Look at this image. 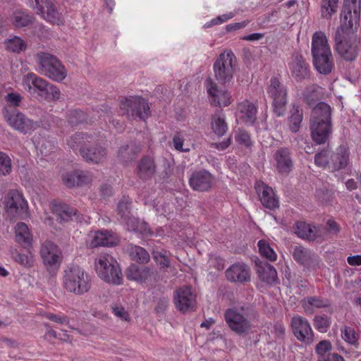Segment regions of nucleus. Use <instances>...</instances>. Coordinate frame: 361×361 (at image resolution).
I'll return each instance as SVG.
<instances>
[{"instance_id":"1","label":"nucleus","mask_w":361,"mask_h":361,"mask_svg":"<svg viewBox=\"0 0 361 361\" xmlns=\"http://www.w3.org/2000/svg\"><path fill=\"white\" fill-rule=\"evenodd\" d=\"M311 136L318 145L324 144L332 132L331 107L324 102L316 105L312 112L310 121Z\"/></svg>"},{"instance_id":"2","label":"nucleus","mask_w":361,"mask_h":361,"mask_svg":"<svg viewBox=\"0 0 361 361\" xmlns=\"http://www.w3.org/2000/svg\"><path fill=\"white\" fill-rule=\"evenodd\" d=\"M311 51L315 68L322 74L328 75L334 67L332 53L326 35L318 31L313 34Z\"/></svg>"},{"instance_id":"3","label":"nucleus","mask_w":361,"mask_h":361,"mask_svg":"<svg viewBox=\"0 0 361 361\" xmlns=\"http://www.w3.org/2000/svg\"><path fill=\"white\" fill-rule=\"evenodd\" d=\"M62 285L67 293L81 296L91 290L92 280L83 268L78 265H70L63 270Z\"/></svg>"},{"instance_id":"4","label":"nucleus","mask_w":361,"mask_h":361,"mask_svg":"<svg viewBox=\"0 0 361 361\" xmlns=\"http://www.w3.org/2000/svg\"><path fill=\"white\" fill-rule=\"evenodd\" d=\"M22 86L29 94L39 101L57 100L60 97L59 88L34 73L23 75Z\"/></svg>"},{"instance_id":"5","label":"nucleus","mask_w":361,"mask_h":361,"mask_svg":"<svg viewBox=\"0 0 361 361\" xmlns=\"http://www.w3.org/2000/svg\"><path fill=\"white\" fill-rule=\"evenodd\" d=\"M224 316L228 327L238 335L245 336L255 328L256 313L247 307L229 308Z\"/></svg>"},{"instance_id":"6","label":"nucleus","mask_w":361,"mask_h":361,"mask_svg":"<svg viewBox=\"0 0 361 361\" xmlns=\"http://www.w3.org/2000/svg\"><path fill=\"white\" fill-rule=\"evenodd\" d=\"M95 271L104 282L119 286L123 283V275L116 259L109 254H101L94 262Z\"/></svg>"},{"instance_id":"7","label":"nucleus","mask_w":361,"mask_h":361,"mask_svg":"<svg viewBox=\"0 0 361 361\" xmlns=\"http://www.w3.org/2000/svg\"><path fill=\"white\" fill-rule=\"evenodd\" d=\"M37 60L40 73L49 79L61 82L66 78V68L55 56L41 51L37 54Z\"/></svg>"},{"instance_id":"8","label":"nucleus","mask_w":361,"mask_h":361,"mask_svg":"<svg viewBox=\"0 0 361 361\" xmlns=\"http://www.w3.org/2000/svg\"><path fill=\"white\" fill-rule=\"evenodd\" d=\"M236 58L231 51L221 53L213 66L216 79L223 85L230 83L235 73Z\"/></svg>"},{"instance_id":"9","label":"nucleus","mask_w":361,"mask_h":361,"mask_svg":"<svg viewBox=\"0 0 361 361\" xmlns=\"http://www.w3.org/2000/svg\"><path fill=\"white\" fill-rule=\"evenodd\" d=\"M120 108L128 118L145 120L149 114L147 102L140 97H130L121 100Z\"/></svg>"},{"instance_id":"10","label":"nucleus","mask_w":361,"mask_h":361,"mask_svg":"<svg viewBox=\"0 0 361 361\" xmlns=\"http://www.w3.org/2000/svg\"><path fill=\"white\" fill-rule=\"evenodd\" d=\"M267 94L273 99L274 112L277 116H282L286 112L287 104V90L276 78H271L267 88Z\"/></svg>"},{"instance_id":"11","label":"nucleus","mask_w":361,"mask_h":361,"mask_svg":"<svg viewBox=\"0 0 361 361\" xmlns=\"http://www.w3.org/2000/svg\"><path fill=\"white\" fill-rule=\"evenodd\" d=\"M4 203L8 214L22 219L27 216V202L19 190H10L4 197Z\"/></svg>"},{"instance_id":"12","label":"nucleus","mask_w":361,"mask_h":361,"mask_svg":"<svg viewBox=\"0 0 361 361\" xmlns=\"http://www.w3.org/2000/svg\"><path fill=\"white\" fill-rule=\"evenodd\" d=\"M204 86L210 104L213 106H228L232 102L230 93L222 89L210 78L206 79Z\"/></svg>"},{"instance_id":"13","label":"nucleus","mask_w":361,"mask_h":361,"mask_svg":"<svg viewBox=\"0 0 361 361\" xmlns=\"http://www.w3.org/2000/svg\"><path fill=\"white\" fill-rule=\"evenodd\" d=\"M29 6L50 23L60 25L63 23L61 14L49 0H29Z\"/></svg>"},{"instance_id":"14","label":"nucleus","mask_w":361,"mask_h":361,"mask_svg":"<svg viewBox=\"0 0 361 361\" xmlns=\"http://www.w3.org/2000/svg\"><path fill=\"white\" fill-rule=\"evenodd\" d=\"M8 125L23 134H30L37 130L39 124L20 111H13L6 115Z\"/></svg>"},{"instance_id":"15","label":"nucleus","mask_w":361,"mask_h":361,"mask_svg":"<svg viewBox=\"0 0 361 361\" xmlns=\"http://www.w3.org/2000/svg\"><path fill=\"white\" fill-rule=\"evenodd\" d=\"M290 326L293 335L305 345H311L314 342V332L309 322L301 316L293 317Z\"/></svg>"},{"instance_id":"16","label":"nucleus","mask_w":361,"mask_h":361,"mask_svg":"<svg viewBox=\"0 0 361 361\" xmlns=\"http://www.w3.org/2000/svg\"><path fill=\"white\" fill-rule=\"evenodd\" d=\"M173 300L176 308L183 313L195 310L196 306V295L189 286L180 287L174 292Z\"/></svg>"},{"instance_id":"17","label":"nucleus","mask_w":361,"mask_h":361,"mask_svg":"<svg viewBox=\"0 0 361 361\" xmlns=\"http://www.w3.org/2000/svg\"><path fill=\"white\" fill-rule=\"evenodd\" d=\"M40 256L43 263L48 268H58L61 262V252L54 243L47 240L40 248Z\"/></svg>"},{"instance_id":"18","label":"nucleus","mask_w":361,"mask_h":361,"mask_svg":"<svg viewBox=\"0 0 361 361\" xmlns=\"http://www.w3.org/2000/svg\"><path fill=\"white\" fill-rule=\"evenodd\" d=\"M337 30L335 35L336 50L343 59L346 61L354 60L357 55V47L355 41L347 39Z\"/></svg>"},{"instance_id":"19","label":"nucleus","mask_w":361,"mask_h":361,"mask_svg":"<svg viewBox=\"0 0 361 361\" xmlns=\"http://www.w3.org/2000/svg\"><path fill=\"white\" fill-rule=\"evenodd\" d=\"M257 114V102L244 99L238 104L236 116L245 124L252 126L256 120Z\"/></svg>"},{"instance_id":"20","label":"nucleus","mask_w":361,"mask_h":361,"mask_svg":"<svg viewBox=\"0 0 361 361\" xmlns=\"http://www.w3.org/2000/svg\"><path fill=\"white\" fill-rule=\"evenodd\" d=\"M87 245L90 247L98 246H114L118 243L117 236L107 231L90 232L88 235Z\"/></svg>"},{"instance_id":"21","label":"nucleus","mask_w":361,"mask_h":361,"mask_svg":"<svg viewBox=\"0 0 361 361\" xmlns=\"http://www.w3.org/2000/svg\"><path fill=\"white\" fill-rule=\"evenodd\" d=\"M213 183L212 175L205 170L193 172L189 178V185L195 191H207L212 188Z\"/></svg>"},{"instance_id":"22","label":"nucleus","mask_w":361,"mask_h":361,"mask_svg":"<svg viewBox=\"0 0 361 361\" xmlns=\"http://www.w3.org/2000/svg\"><path fill=\"white\" fill-rule=\"evenodd\" d=\"M225 275L231 282L244 283L250 280V269L245 263L237 262L226 269Z\"/></svg>"},{"instance_id":"23","label":"nucleus","mask_w":361,"mask_h":361,"mask_svg":"<svg viewBox=\"0 0 361 361\" xmlns=\"http://www.w3.org/2000/svg\"><path fill=\"white\" fill-rule=\"evenodd\" d=\"M255 189L259 195L262 204L267 208L274 209L279 206V200L271 188L261 181L255 184Z\"/></svg>"},{"instance_id":"24","label":"nucleus","mask_w":361,"mask_h":361,"mask_svg":"<svg viewBox=\"0 0 361 361\" xmlns=\"http://www.w3.org/2000/svg\"><path fill=\"white\" fill-rule=\"evenodd\" d=\"M289 68L292 77L297 81L305 80L310 76L309 66L301 55L293 56Z\"/></svg>"},{"instance_id":"25","label":"nucleus","mask_w":361,"mask_h":361,"mask_svg":"<svg viewBox=\"0 0 361 361\" xmlns=\"http://www.w3.org/2000/svg\"><path fill=\"white\" fill-rule=\"evenodd\" d=\"M106 154V149L99 145L80 149V155L88 163L95 164L102 163L105 160Z\"/></svg>"},{"instance_id":"26","label":"nucleus","mask_w":361,"mask_h":361,"mask_svg":"<svg viewBox=\"0 0 361 361\" xmlns=\"http://www.w3.org/2000/svg\"><path fill=\"white\" fill-rule=\"evenodd\" d=\"M276 168L280 173H288L293 168V161L290 150L288 148H280L274 154Z\"/></svg>"},{"instance_id":"27","label":"nucleus","mask_w":361,"mask_h":361,"mask_svg":"<svg viewBox=\"0 0 361 361\" xmlns=\"http://www.w3.org/2000/svg\"><path fill=\"white\" fill-rule=\"evenodd\" d=\"M15 240L25 248H30L32 244V233L28 226L23 222H18L14 227Z\"/></svg>"},{"instance_id":"28","label":"nucleus","mask_w":361,"mask_h":361,"mask_svg":"<svg viewBox=\"0 0 361 361\" xmlns=\"http://www.w3.org/2000/svg\"><path fill=\"white\" fill-rule=\"evenodd\" d=\"M256 271L259 279L266 283L273 284L278 279L276 270L267 262L256 263Z\"/></svg>"},{"instance_id":"29","label":"nucleus","mask_w":361,"mask_h":361,"mask_svg":"<svg viewBox=\"0 0 361 361\" xmlns=\"http://www.w3.org/2000/svg\"><path fill=\"white\" fill-rule=\"evenodd\" d=\"M50 209L51 212L56 215L57 219L60 221H68L73 219V217L76 216V211L71 208L69 206L53 201L50 203Z\"/></svg>"},{"instance_id":"30","label":"nucleus","mask_w":361,"mask_h":361,"mask_svg":"<svg viewBox=\"0 0 361 361\" xmlns=\"http://www.w3.org/2000/svg\"><path fill=\"white\" fill-rule=\"evenodd\" d=\"M293 256L297 262L307 269L311 268L316 261L314 253L301 245L294 247Z\"/></svg>"},{"instance_id":"31","label":"nucleus","mask_w":361,"mask_h":361,"mask_svg":"<svg viewBox=\"0 0 361 361\" xmlns=\"http://www.w3.org/2000/svg\"><path fill=\"white\" fill-rule=\"evenodd\" d=\"M156 171L154 159L151 157H144L137 164V174L141 179L147 180L152 178Z\"/></svg>"},{"instance_id":"32","label":"nucleus","mask_w":361,"mask_h":361,"mask_svg":"<svg viewBox=\"0 0 361 361\" xmlns=\"http://www.w3.org/2000/svg\"><path fill=\"white\" fill-rule=\"evenodd\" d=\"M126 274L128 279L140 283L145 282L152 275L150 269L147 267L140 268L135 264L129 266L126 269Z\"/></svg>"},{"instance_id":"33","label":"nucleus","mask_w":361,"mask_h":361,"mask_svg":"<svg viewBox=\"0 0 361 361\" xmlns=\"http://www.w3.org/2000/svg\"><path fill=\"white\" fill-rule=\"evenodd\" d=\"M350 13H345L343 15V8L342 9L341 13V27L337 30L340 31V33H345L348 31H352L357 30L359 26L360 23V10H358V16L356 20V23H354V9H349Z\"/></svg>"},{"instance_id":"34","label":"nucleus","mask_w":361,"mask_h":361,"mask_svg":"<svg viewBox=\"0 0 361 361\" xmlns=\"http://www.w3.org/2000/svg\"><path fill=\"white\" fill-rule=\"evenodd\" d=\"M211 128L213 133L218 137L224 136L228 128L226 122L225 114L221 111H216L211 118Z\"/></svg>"},{"instance_id":"35","label":"nucleus","mask_w":361,"mask_h":361,"mask_svg":"<svg viewBox=\"0 0 361 361\" xmlns=\"http://www.w3.org/2000/svg\"><path fill=\"white\" fill-rule=\"evenodd\" d=\"M94 141L93 137L86 133H77L72 136L67 141L68 145L73 150H79L85 147L87 144L92 143Z\"/></svg>"},{"instance_id":"36","label":"nucleus","mask_w":361,"mask_h":361,"mask_svg":"<svg viewBox=\"0 0 361 361\" xmlns=\"http://www.w3.org/2000/svg\"><path fill=\"white\" fill-rule=\"evenodd\" d=\"M295 232L301 238L314 240L319 237L317 228L304 221L295 224Z\"/></svg>"},{"instance_id":"37","label":"nucleus","mask_w":361,"mask_h":361,"mask_svg":"<svg viewBox=\"0 0 361 361\" xmlns=\"http://www.w3.org/2000/svg\"><path fill=\"white\" fill-rule=\"evenodd\" d=\"M172 143L176 150L183 152H190L192 145L189 135L185 131L176 132L173 137Z\"/></svg>"},{"instance_id":"38","label":"nucleus","mask_w":361,"mask_h":361,"mask_svg":"<svg viewBox=\"0 0 361 361\" xmlns=\"http://www.w3.org/2000/svg\"><path fill=\"white\" fill-rule=\"evenodd\" d=\"M349 152L346 147H339L336 152L331 156L333 171H338L345 168L348 165Z\"/></svg>"},{"instance_id":"39","label":"nucleus","mask_w":361,"mask_h":361,"mask_svg":"<svg viewBox=\"0 0 361 361\" xmlns=\"http://www.w3.org/2000/svg\"><path fill=\"white\" fill-rule=\"evenodd\" d=\"M329 305L327 300L319 297H308L302 300V306L307 314H313L317 308L328 307Z\"/></svg>"},{"instance_id":"40","label":"nucleus","mask_w":361,"mask_h":361,"mask_svg":"<svg viewBox=\"0 0 361 361\" xmlns=\"http://www.w3.org/2000/svg\"><path fill=\"white\" fill-rule=\"evenodd\" d=\"M123 220L125 221L128 230L129 231L140 233L142 235H147L148 233L150 235H154L148 228L147 225L145 222L140 221L137 218L129 215L128 217H126V219H123Z\"/></svg>"},{"instance_id":"41","label":"nucleus","mask_w":361,"mask_h":361,"mask_svg":"<svg viewBox=\"0 0 361 361\" xmlns=\"http://www.w3.org/2000/svg\"><path fill=\"white\" fill-rule=\"evenodd\" d=\"M6 49L11 53L19 54L25 51L27 43L20 37L14 36L4 42Z\"/></svg>"},{"instance_id":"42","label":"nucleus","mask_w":361,"mask_h":361,"mask_svg":"<svg viewBox=\"0 0 361 361\" xmlns=\"http://www.w3.org/2000/svg\"><path fill=\"white\" fill-rule=\"evenodd\" d=\"M129 255L133 260L145 264L149 260V253L143 248L137 245H132L129 250Z\"/></svg>"},{"instance_id":"43","label":"nucleus","mask_w":361,"mask_h":361,"mask_svg":"<svg viewBox=\"0 0 361 361\" xmlns=\"http://www.w3.org/2000/svg\"><path fill=\"white\" fill-rule=\"evenodd\" d=\"M338 0H322L321 15L323 18L330 19L336 13Z\"/></svg>"},{"instance_id":"44","label":"nucleus","mask_w":361,"mask_h":361,"mask_svg":"<svg viewBox=\"0 0 361 361\" xmlns=\"http://www.w3.org/2000/svg\"><path fill=\"white\" fill-rule=\"evenodd\" d=\"M302 120V114L298 107L293 106L290 111V116L289 117V128L293 133H296L299 130L300 123Z\"/></svg>"},{"instance_id":"45","label":"nucleus","mask_w":361,"mask_h":361,"mask_svg":"<svg viewBox=\"0 0 361 361\" xmlns=\"http://www.w3.org/2000/svg\"><path fill=\"white\" fill-rule=\"evenodd\" d=\"M332 345L329 341L323 340L319 341L315 346V353L317 361L331 353Z\"/></svg>"},{"instance_id":"46","label":"nucleus","mask_w":361,"mask_h":361,"mask_svg":"<svg viewBox=\"0 0 361 361\" xmlns=\"http://www.w3.org/2000/svg\"><path fill=\"white\" fill-rule=\"evenodd\" d=\"M257 245L261 255L272 262L276 260L277 255L266 240H261L258 242Z\"/></svg>"},{"instance_id":"47","label":"nucleus","mask_w":361,"mask_h":361,"mask_svg":"<svg viewBox=\"0 0 361 361\" xmlns=\"http://www.w3.org/2000/svg\"><path fill=\"white\" fill-rule=\"evenodd\" d=\"M86 113L80 110L71 111L68 115V121L71 125H78L82 123H88Z\"/></svg>"},{"instance_id":"48","label":"nucleus","mask_w":361,"mask_h":361,"mask_svg":"<svg viewBox=\"0 0 361 361\" xmlns=\"http://www.w3.org/2000/svg\"><path fill=\"white\" fill-rule=\"evenodd\" d=\"M13 259L25 267H31L34 265L35 257L30 252L22 254L18 252L13 253Z\"/></svg>"},{"instance_id":"49","label":"nucleus","mask_w":361,"mask_h":361,"mask_svg":"<svg viewBox=\"0 0 361 361\" xmlns=\"http://www.w3.org/2000/svg\"><path fill=\"white\" fill-rule=\"evenodd\" d=\"M12 170L11 160L4 152H0V176L10 174Z\"/></svg>"},{"instance_id":"50","label":"nucleus","mask_w":361,"mask_h":361,"mask_svg":"<svg viewBox=\"0 0 361 361\" xmlns=\"http://www.w3.org/2000/svg\"><path fill=\"white\" fill-rule=\"evenodd\" d=\"M343 15L345 13H350L349 9H354V23H356L357 19L358 10H360V0H344L343 4Z\"/></svg>"},{"instance_id":"51","label":"nucleus","mask_w":361,"mask_h":361,"mask_svg":"<svg viewBox=\"0 0 361 361\" xmlns=\"http://www.w3.org/2000/svg\"><path fill=\"white\" fill-rule=\"evenodd\" d=\"M313 322L315 329L322 333H325L328 331L331 323L328 317L320 315L315 316Z\"/></svg>"},{"instance_id":"52","label":"nucleus","mask_w":361,"mask_h":361,"mask_svg":"<svg viewBox=\"0 0 361 361\" xmlns=\"http://www.w3.org/2000/svg\"><path fill=\"white\" fill-rule=\"evenodd\" d=\"M341 336L345 342L351 345L357 343L358 336L353 328L345 326L341 329Z\"/></svg>"},{"instance_id":"53","label":"nucleus","mask_w":361,"mask_h":361,"mask_svg":"<svg viewBox=\"0 0 361 361\" xmlns=\"http://www.w3.org/2000/svg\"><path fill=\"white\" fill-rule=\"evenodd\" d=\"M32 17L23 12H17L14 14L13 24L16 27H21L27 26L32 23Z\"/></svg>"},{"instance_id":"54","label":"nucleus","mask_w":361,"mask_h":361,"mask_svg":"<svg viewBox=\"0 0 361 361\" xmlns=\"http://www.w3.org/2000/svg\"><path fill=\"white\" fill-rule=\"evenodd\" d=\"M43 316L46 319H47L53 322H55L58 324L63 325V324H68V323H69V318L62 313L54 314L51 312H44L43 314Z\"/></svg>"},{"instance_id":"55","label":"nucleus","mask_w":361,"mask_h":361,"mask_svg":"<svg viewBox=\"0 0 361 361\" xmlns=\"http://www.w3.org/2000/svg\"><path fill=\"white\" fill-rule=\"evenodd\" d=\"M331 152L327 149H324L314 156L315 164L322 168H325L329 164V158Z\"/></svg>"},{"instance_id":"56","label":"nucleus","mask_w":361,"mask_h":361,"mask_svg":"<svg viewBox=\"0 0 361 361\" xmlns=\"http://www.w3.org/2000/svg\"><path fill=\"white\" fill-rule=\"evenodd\" d=\"M62 180L63 183L68 188L78 186L77 171L68 172L63 175Z\"/></svg>"},{"instance_id":"57","label":"nucleus","mask_w":361,"mask_h":361,"mask_svg":"<svg viewBox=\"0 0 361 361\" xmlns=\"http://www.w3.org/2000/svg\"><path fill=\"white\" fill-rule=\"evenodd\" d=\"M130 202L128 198L123 197L118 204V212L122 219L130 215Z\"/></svg>"},{"instance_id":"58","label":"nucleus","mask_w":361,"mask_h":361,"mask_svg":"<svg viewBox=\"0 0 361 361\" xmlns=\"http://www.w3.org/2000/svg\"><path fill=\"white\" fill-rule=\"evenodd\" d=\"M111 309L114 315L118 318L125 322L130 321V314L123 306L115 304L111 306Z\"/></svg>"},{"instance_id":"59","label":"nucleus","mask_w":361,"mask_h":361,"mask_svg":"<svg viewBox=\"0 0 361 361\" xmlns=\"http://www.w3.org/2000/svg\"><path fill=\"white\" fill-rule=\"evenodd\" d=\"M139 151L140 149H137V152L132 153V147L126 145L121 148L118 152V157L123 159V161H128V160L134 159L135 154Z\"/></svg>"},{"instance_id":"60","label":"nucleus","mask_w":361,"mask_h":361,"mask_svg":"<svg viewBox=\"0 0 361 361\" xmlns=\"http://www.w3.org/2000/svg\"><path fill=\"white\" fill-rule=\"evenodd\" d=\"M208 263L211 267H214L219 271L222 270L224 268V259L216 255L210 256Z\"/></svg>"},{"instance_id":"61","label":"nucleus","mask_w":361,"mask_h":361,"mask_svg":"<svg viewBox=\"0 0 361 361\" xmlns=\"http://www.w3.org/2000/svg\"><path fill=\"white\" fill-rule=\"evenodd\" d=\"M78 186L89 184L92 180V175L88 171H77Z\"/></svg>"},{"instance_id":"62","label":"nucleus","mask_w":361,"mask_h":361,"mask_svg":"<svg viewBox=\"0 0 361 361\" xmlns=\"http://www.w3.org/2000/svg\"><path fill=\"white\" fill-rule=\"evenodd\" d=\"M56 149V146L52 141L45 140L39 147V150L44 157L50 155Z\"/></svg>"},{"instance_id":"63","label":"nucleus","mask_w":361,"mask_h":361,"mask_svg":"<svg viewBox=\"0 0 361 361\" xmlns=\"http://www.w3.org/2000/svg\"><path fill=\"white\" fill-rule=\"evenodd\" d=\"M153 257L155 261L159 264L162 267H169L170 262L165 253L161 252H157L153 253Z\"/></svg>"},{"instance_id":"64","label":"nucleus","mask_w":361,"mask_h":361,"mask_svg":"<svg viewBox=\"0 0 361 361\" xmlns=\"http://www.w3.org/2000/svg\"><path fill=\"white\" fill-rule=\"evenodd\" d=\"M21 100L22 97L18 93L11 92L6 96V101L13 106H18Z\"/></svg>"}]
</instances>
